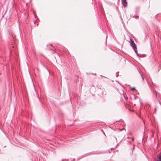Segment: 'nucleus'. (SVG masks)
<instances>
[{
  "mask_svg": "<svg viewBox=\"0 0 161 161\" xmlns=\"http://www.w3.org/2000/svg\"><path fill=\"white\" fill-rule=\"evenodd\" d=\"M134 147H133V149H134Z\"/></svg>",
  "mask_w": 161,
  "mask_h": 161,
  "instance_id": "9b49d317",
  "label": "nucleus"
},
{
  "mask_svg": "<svg viewBox=\"0 0 161 161\" xmlns=\"http://www.w3.org/2000/svg\"><path fill=\"white\" fill-rule=\"evenodd\" d=\"M130 46L132 47H133V49H134V50L135 52V53L136 54L137 56L138 57H139V54H138L137 51V48H136V44H135L134 42L132 40V39L131 38H130Z\"/></svg>",
  "mask_w": 161,
  "mask_h": 161,
  "instance_id": "f257e3e1",
  "label": "nucleus"
},
{
  "mask_svg": "<svg viewBox=\"0 0 161 161\" xmlns=\"http://www.w3.org/2000/svg\"><path fill=\"white\" fill-rule=\"evenodd\" d=\"M156 108H155V109H154V111H156Z\"/></svg>",
  "mask_w": 161,
  "mask_h": 161,
  "instance_id": "6e6552de",
  "label": "nucleus"
},
{
  "mask_svg": "<svg viewBox=\"0 0 161 161\" xmlns=\"http://www.w3.org/2000/svg\"><path fill=\"white\" fill-rule=\"evenodd\" d=\"M75 160V158H74V160Z\"/></svg>",
  "mask_w": 161,
  "mask_h": 161,
  "instance_id": "f8f14e48",
  "label": "nucleus"
},
{
  "mask_svg": "<svg viewBox=\"0 0 161 161\" xmlns=\"http://www.w3.org/2000/svg\"><path fill=\"white\" fill-rule=\"evenodd\" d=\"M102 153V152H99V153Z\"/></svg>",
  "mask_w": 161,
  "mask_h": 161,
  "instance_id": "1a4fd4ad",
  "label": "nucleus"
},
{
  "mask_svg": "<svg viewBox=\"0 0 161 161\" xmlns=\"http://www.w3.org/2000/svg\"><path fill=\"white\" fill-rule=\"evenodd\" d=\"M132 141H134V138H132Z\"/></svg>",
  "mask_w": 161,
  "mask_h": 161,
  "instance_id": "0eeeda50",
  "label": "nucleus"
},
{
  "mask_svg": "<svg viewBox=\"0 0 161 161\" xmlns=\"http://www.w3.org/2000/svg\"><path fill=\"white\" fill-rule=\"evenodd\" d=\"M139 72L140 73L141 76L142 77L143 81H144V78H143V76L142 75V74L141 73L140 71H139Z\"/></svg>",
  "mask_w": 161,
  "mask_h": 161,
  "instance_id": "20e7f679",
  "label": "nucleus"
},
{
  "mask_svg": "<svg viewBox=\"0 0 161 161\" xmlns=\"http://www.w3.org/2000/svg\"><path fill=\"white\" fill-rule=\"evenodd\" d=\"M133 17H135L137 18V17H138V16H133Z\"/></svg>",
  "mask_w": 161,
  "mask_h": 161,
  "instance_id": "423d86ee",
  "label": "nucleus"
},
{
  "mask_svg": "<svg viewBox=\"0 0 161 161\" xmlns=\"http://www.w3.org/2000/svg\"><path fill=\"white\" fill-rule=\"evenodd\" d=\"M158 158H159V161H161V151L160 155L158 154L157 155Z\"/></svg>",
  "mask_w": 161,
  "mask_h": 161,
  "instance_id": "7ed1b4c3",
  "label": "nucleus"
},
{
  "mask_svg": "<svg viewBox=\"0 0 161 161\" xmlns=\"http://www.w3.org/2000/svg\"><path fill=\"white\" fill-rule=\"evenodd\" d=\"M122 3L124 7H126L127 5L126 0H122Z\"/></svg>",
  "mask_w": 161,
  "mask_h": 161,
  "instance_id": "f03ea898",
  "label": "nucleus"
},
{
  "mask_svg": "<svg viewBox=\"0 0 161 161\" xmlns=\"http://www.w3.org/2000/svg\"><path fill=\"white\" fill-rule=\"evenodd\" d=\"M131 90L132 91L136 90V89L135 87H132L131 89Z\"/></svg>",
  "mask_w": 161,
  "mask_h": 161,
  "instance_id": "39448f33",
  "label": "nucleus"
},
{
  "mask_svg": "<svg viewBox=\"0 0 161 161\" xmlns=\"http://www.w3.org/2000/svg\"><path fill=\"white\" fill-rule=\"evenodd\" d=\"M77 160H80V159H79V158H78V159H77Z\"/></svg>",
  "mask_w": 161,
  "mask_h": 161,
  "instance_id": "9d476101",
  "label": "nucleus"
}]
</instances>
